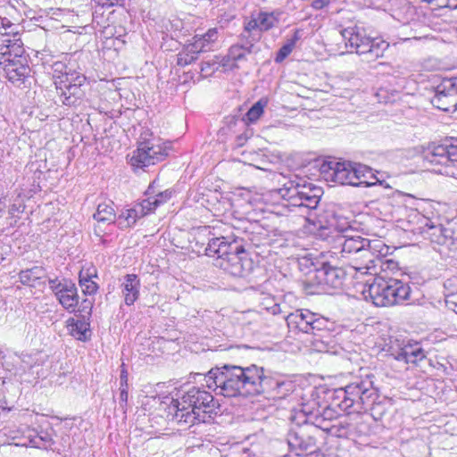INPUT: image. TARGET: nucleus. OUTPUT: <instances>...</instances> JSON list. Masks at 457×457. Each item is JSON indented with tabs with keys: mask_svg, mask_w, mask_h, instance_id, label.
I'll return each mask as SVG.
<instances>
[{
	"mask_svg": "<svg viewBox=\"0 0 457 457\" xmlns=\"http://www.w3.org/2000/svg\"><path fill=\"white\" fill-rule=\"evenodd\" d=\"M245 145H237V152L241 154L242 158L240 161L244 163H247L249 165H253L258 167V163L263 155L261 152H256L253 150H242V147Z\"/></svg>",
	"mask_w": 457,
	"mask_h": 457,
	"instance_id": "nucleus-41",
	"label": "nucleus"
},
{
	"mask_svg": "<svg viewBox=\"0 0 457 457\" xmlns=\"http://www.w3.org/2000/svg\"><path fill=\"white\" fill-rule=\"evenodd\" d=\"M278 309H279V308H278V305L275 304V305L272 307V312H273L274 314H276V313H277V311H278Z\"/></svg>",
	"mask_w": 457,
	"mask_h": 457,
	"instance_id": "nucleus-57",
	"label": "nucleus"
},
{
	"mask_svg": "<svg viewBox=\"0 0 457 457\" xmlns=\"http://www.w3.org/2000/svg\"><path fill=\"white\" fill-rule=\"evenodd\" d=\"M345 46L355 51L359 55H363L366 62L374 61L382 57L389 44L380 38L366 37L359 31L357 27H349L340 31Z\"/></svg>",
	"mask_w": 457,
	"mask_h": 457,
	"instance_id": "nucleus-8",
	"label": "nucleus"
},
{
	"mask_svg": "<svg viewBox=\"0 0 457 457\" xmlns=\"http://www.w3.org/2000/svg\"><path fill=\"white\" fill-rule=\"evenodd\" d=\"M390 160L391 161H396V158L394 156V154H390Z\"/></svg>",
	"mask_w": 457,
	"mask_h": 457,
	"instance_id": "nucleus-59",
	"label": "nucleus"
},
{
	"mask_svg": "<svg viewBox=\"0 0 457 457\" xmlns=\"http://www.w3.org/2000/svg\"><path fill=\"white\" fill-rule=\"evenodd\" d=\"M220 37V32L217 28L209 29L204 34H195L191 40L192 48L195 47L199 54L213 51Z\"/></svg>",
	"mask_w": 457,
	"mask_h": 457,
	"instance_id": "nucleus-29",
	"label": "nucleus"
},
{
	"mask_svg": "<svg viewBox=\"0 0 457 457\" xmlns=\"http://www.w3.org/2000/svg\"><path fill=\"white\" fill-rule=\"evenodd\" d=\"M43 273L44 270L41 267L35 266L31 269L21 270L19 273V278L23 285L33 286L42 277Z\"/></svg>",
	"mask_w": 457,
	"mask_h": 457,
	"instance_id": "nucleus-39",
	"label": "nucleus"
},
{
	"mask_svg": "<svg viewBox=\"0 0 457 457\" xmlns=\"http://www.w3.org/2000/svg\"><path fill=\"white\" fill-rule=\"evenodd\" d=\"M96 4L100 5L102 7H112L114 5L120 4L122 0H93Z\"/></svg>",
	"mask_w": 457,
	"mask_h": 457,
	"instance_id": "nucleus-49",
	"label": "nucleus"
},
{
	"mask_svg": "<svg viewBox=\"0 0 457 457\" xmlns=\"http://www.w3.org/2000/svg\"><path fill=\"white\" fill-rule=\"evenodd\" d=\"M59 101L66 106L79 105L85 96L86 77L82 74H71L64 80H54Z\"/></svg>",
	"mask_w": 457,
	"mask_h": 457,
	"instance_id": "nucleus-12",
	"label": "nucleus"
},
{
	"mask_svg": "<svg viewBox=\"0 0 457 457\" xmlns=\"http://www.w3.org/2000/svg\"><path fill=\"white\" fill-rule=\"evenodd\" d=\"M53 77L55 80H64L71 74H76V71H68V67L63 62H54L52 64Z\"/></svg>",
	"mask_w": 457,
	"mask_h": 457,
	"instance_id": "nucleus-42",
	"label": "nucleus"
},
{
	"mask_svg": "<svg viewBox=\"0 0 457 457\" xmlns=\"http://www.w3.org/2000/svg\"><path fill=\"white\" fill-rule=\"evenodd\" d=\"M252 136H253V132L250 129H246L245 131L243 134L238 135L237 137V138L238 140L247 141L248 139H250L252 137Z\"/></svg>",
	"mask_w": 457,
	"mask_h": 457,
	"instance_id": "nucleus-53",
	"label": "nucleus"
},
{
	"mask_svg": "<svg viewBox=\"0 0 457 457\" xmlns=\"http://www.w3.org/2000/svg\"><path fill=\"white\" fill-rule=\"evenodd\" d=\"M216 406L217 403L209 392L192 386L180 400H172L169 414H172V420L179 424L192 425L196 420L206 422L205 415L211 417Z\"/></svg>",
	"mask_w": 457,
	"mask_h": 457,
	"instance_id": "nucleus-3",
	"label": "nucleus"
},
{
	"mask_svg": "<svg viewBox=\"0 0 457 457\" xmlns=\"http://www.w3.org/2000/svg\"><path fill=\"white\" fill-rule=\"evenodd\" d=\"M375 276L367 291L376 306H393L409 298L411 287L407 283L394 278Z\"/></svg>",
	"mask_w": 457,
	"mask_h": 457,
	"instance_id": "nucleus-6",
	"label": "nucleus"
},
{
	"mask_svg": "<svg viewBox=\"0 0 457 457\" xmlns=\"http://www.w3.org/2000/svg\"><path fill=\"white\" fill-rule=\"evenodd\" d=\"M92 307V302L85 299L82 302V309L79 311L84 314H76L75 317L69 318L66 320V328L69 333L77 340L85 342L91 337L89 318Z\"/></svg>",
	"mask_w": 457,
	"mask_h": 457,
	"instance_id": "nucleus-19",
	"label": "nucleus"
},
{
	"mask_svg": "<svg viewBox=\"0 0 457 457\" xmlns=\"http://www.w3.org/2000/svg\"><path fill=\"white\" fill-rule=\"evenodd\" d=\"M315 277L320 284L333 288L340 287L345 278V271L343 268L333 264L331 262H324L321 266L316 269Z\"/></svg>",
	"mask_w": 457,
	"mask_h": 457,
	"instance_id": "nucleus-24",
	"label": "nucleus"
},
{
	"mask_svg": "<svg viewBox=\"0 0 457 457\" xmlns=\"http://www.w3.org/2000/svg\"><path fill=\"white\" fill-rule=\"evenodd\" d=\"M261 388L258 390V395L266 394L269 397L282 399L291 392L293 385L291 382L276 379L272 377L266 376L262 372V381L260 383Z\"/></svg>",
	"mask_w": 457,
	"mask_h": 457,
	"instance_id": "nucleus-26",
	"label": "nucleus"
},
{
	"mask_svg": "<svg viewBox=\"0 0 457 457\" xmlns=\"http://www.w3.org/2000/svg\"><path fill=\"white\" fill-rule=\"evenodd\" d=\"M120 386H128V372L125 369H122L120 375Z\"/></svg>",
	"mask_w": 457,
	"mask_h": 457,
	"instance_id": "nucleus-51",
	"label": "nucleus"
},
{
	"mask_svg": "<svg viewBox=\"0 0 457 457\" xmlns=\"http://www.w3.org/2000/svg\"><path fill=\"white\" fill-rule=\"evenodd\" d=\"M330 3V0H314L312 3V7L315 10H320L326 6H328Z\"/></svg>",
	"mask_w": 457,
	"mask_h": 457,
	"instance_id": "nucleus-50",
	"label": "nucleus"
},
{
	"mask_svg": "<svg viewBox=\"0 0 457 457\" xmlns=\"http://www.w3.org/2000/svg\"><path fill=\"white\" fill-rule=\"evenodd\" d=\"M242 396L257 395L261 388L263 368L257 365L241 367L232 365Z\"/></svg>",
	"mask_w": 457,
	"mask_h": 457,
	"instance_id": "nucleus-14",
	"label": "nucleus"
},
{
	"mask_svg": "<svg viewBox=\"0 0 457 457\" xmlns=\"http://www.w3.org/2000/svg\"><path fill=\"white\" fill-rule=\"evenodd\" d=\"M350 428V423L347 419L337 420L334 423L330 424L328 428H325L326 432L331 436L337 437H344L347 436Z\"/></svg>",
	"mask_w": 457,
	"mask_h": 457,
	"instance_id": "nucleus-40",
	"label": "nucleus"
},
{
	"mask_svg": "<svg viewBox=\"0 0 457 457\" xmlns=\"http://www.w3.org/2000/svg\"><path fill=\"white\" fill-rule=\"evenodd\" d=\"M282 14L283 12L280 10L254 12L251 14L249 20L245 21L244 33L256 41L262 32L268 31L278 24Z\"/></svg>",
	"mask_w": 457,
	"mask_h": 457,
	"instance_id": "nucleus-13",
	"label": "nucleus"
},
{
	"mask_svg": "<svg viewBox=\"0 0 457 457\" xmlns=\"http://www.w3.org/2000/svg\"><path fill=\"white\" fill-rule=\"evenodd\" d=\"M242 40L245 38V42L236 44L229 47L228 54L221 57L220 64L226 70H233L238 68V63L246 60V55L256 52L253 40L245 33L242 35Z\"/></svg>",
	"mask_w": 457,
	"mask_h": 457,
	"instance_id": "nucleus-22",
	"label": "nucleus"
},
{
	"mask_svg": "<svg viewBox=\"0 0 457 457\" xmlns=\"http://www.w3.org/2000/svg\"><path fill=\"white\" fill-rule=\"evenodd\" d=\"M37 365V359L31 354L14 355L12 361H6V370L13 374L20 382H30L33 377V369Z\"/></svg>",
	"mask_w": 457,
	"mask_h": 457,
	"instance_id": "nucleus-23",
	"label": "nucleus"
},
{
	"mask_svg": "<svg viewBox=\"0 0 457 457\" xmlns=\"http://www.w3.org/2000/svg\"><path fill=\"white\" fill-rule=\"evenodd\" d=\"M93 275L88 270H81L79 275V284L85 295H94L98 289L97 284L92 279Z\"/></svg>",
	"mask_w": 457,
	"mask_h": 457,
	"instance_id": "nucleus-38",
	"label": "nucleus"
},
{
	"mask_svg": "<svg viewBox=\"0 0 457 457\" xmlns=\"http://www.w3.org/2000/svg\"><path fill=\"white\" fill-rule=\"evenodd\" d=\"M321 170L325 174L327 180H330L341 185H356L353 178V162L349 161H329L323 163Z\"/></svg>",
	"mask_w": 457,
	"mask_h": 457,
	"instance_id": "nucleus-21",
	"label": "nucleus"
},
{
	"mask_svg": "<svg viewBox=\"0 0 457 457\" xmlns=\"http://www.w3.org/2000/svg\"><path fill=\"white\" fill-rule=\"evenodd\" d=\"M122 295L127 305H132L138 298L140 281L137 275L129 274L121 284Z\"/></svg>",
	"mask_w": 457,
	"mask_h": 457,
	"instance_id": "nucleus-31",
	"label": "nucleus"
},
{
	"mask_svg": "<svg viewBox=\"0 0 457 457\" xmlns=\"http://www.w3.org/2000/svg\"><path fill=\"white\" fill-rule=\"evenodd\" d=\"M0 433L13 441L17 440L13 443L16 445L47 450L54 444V430L49 426L46 428L10 426L4 427Z\"/></svg>",
	"mask_w": 457,
	"mask_h": 457,
	"instance_id": "nucleus-7",
	"label": "nucleus"
},
{
	"mask_svg": "<svg viewBox=\"0 0 457 457\" xmlns=\"http://www.w3.org/2000/svg\"><path fill=\"white\" fill-rule=\"evenodd\" d=\"M165 143L170 144L172 142L170 140H167Z\"/></svg>",
	"mask_w": 457,
	"mask_h": 457,
	"instance_id": "nucleus-62",
	"label": "nucleus"
},
{
	"mask_svg": "<svg viewBox=\"0 0 457 457\" xmlns=\"http://www.w3.org/2000/svg\"><path fill=\"white\" fill-rule=\"evenodd\" d=\"M147 214H149V212L141 201L140 203L136 204L133 207L123 210L118 215L116 224L121 229L131 228L136 224L137 220Z\"/></svg>",
	"mask_w": 457,
	"mask_h": 457,
	"instance_id": "nucleus-28",
	"label": "nucleus"
},
{
	"mask_svg": "<svg viewBox=\"0 0 457 457\" xmlns=\"http://www.w3.org/2000/svg\"><path fill=\"white\" fill-rule=\"evenodd\" d=\"M172 195V192L170 190H165L163 192L158 193L154 196H149L144 200H142L143 204L146 207V210L149 213L153 212L158 206L166 203L170 199Z\"/></svg>",
	"mask_w": 457,
	"mask_h": 457,
	"instance_id": "nucleus-37",
	"label": "nucleus"
},
{
	"mask_svg": "<svg viewBox=\"0 0 457 457\" xmlns=\"http://www.w3.org/2000/svg\"><path fill=\"white\" fill-rule=\"evenodd\" d=\"M311 326L313 327V328L310 330L309 334L317 337L318 338H316V341L324 345V348L320 349V351H328L330 347L332 348L331 345L334 341L331 339L329 333L334 330L335 323L328 319L313 312Z\"/></svg>",
	"mask_w": 457,
	"mask_h": 457,
	"instance_id": "nucleus-25",
	"label": "nucleus"
},
{
	"mask_svg": "<svg viewBox=\"0 0 457 457\" xmlns=\"http://www.w3.org/2000/svg\"><path fill=\"white\" fill-rule=\"evenodd\" d=\"M313 312L307 309L296 310L286 317L287 324L291 330L309 334L313 328L311 326Z\"/></svg>",
	"mask_w": 457,
	"mask_h": 457,
	"instance_id": "nucleus-27",
	"label": "nucleus"
},
{
	"mask_svg": "<svg viewBox=\"0 0 457 457\" xmlns=\"http://www.w3.org/2000/svg\"><path fill=\"white\" fill-rule=\"evenodd\" d=\"M374 376L356 377L343 387L334 390L331 402L322 410L309 415L308 422L315 428L325 430L331 422L341 416V412L361 413L372 406L378 397L374 386Z\"/></svg>",
	"mask_w": 457,
	"mask_h": 457,
	"instance_id": "nucleus-1",
	"label": "nucleus"
},
{
	"mask_svg": "<svg viewBox=\"0 0 457 457\" xmlns=\"http://www.w3.org/2000/svg\"><path fill=\"white\" fill-rule=\"evenodd\" d=\"M301 38V31L299 29H295L291 37L287 38L286 43L284 44L286 46H288L291 50H294L297 41Z\"/></svg>",
	"mask_w": 457,
	"mask_h": 457,
	"instance_id": "nucleus-47",
	"label": "nucleus"
},
{
	"mask_svg": "<svg viewBox=\"0 0 457 457\" xmlns=\"http://www.w3.org/2000/svg\"><path fill=\"white\" fill-rule=\"evenodd\" d=\"M71 282V280L66 278L59 279L56 278L48 279L49 287L54 294L55 297H57V295L68 287V283Z\"/></svg>",
	"mask_w": 457,
	"mask_h": 457,
	"instance_id": "nucleus-43",
	"label": "nucleus"
},
{
	"mask_svg": "<svg viewBox=\"0 0 457 457\" xmlns=\"http://www.w3.org/2000/svg\"><path fill=\"white\" fill-rule=\"evenodd\" d=\"M292 51L293 50H291L288 46L283 45L277 52L275 62L277 63L282 62L292 53Z\"/></svg>",
	"mask_w": 457,
	"mask_h": 457,
	"instance_id": "nucleus-45",
	"label": "nucleus"
},
{
	"mask_svg": "<svg viewBox=\"0 0 457 457\" xmlns=\"http://www.w3.org/2000/svg\"><path fill=\"white\" fill-rule=\"evenodd\" d=\"M421 228L424 238L438 245L451 248L455 245V240H457L451 228L445 227L441 223H436L429 219H425L424 226Z\"/></svg>",
	"mask_w": 457,
	"mask_h": 457,
	"instance_id": "nucleus-20",
	"label": "nucleus"
},
{
	"mask_svg": "<svg viewBox=\"0 0 457 457\" xmlns=\"http://www.w3.org/2000/svg\"><path fill=\"white\" fill-rule=\"evenodd\" d=\"M388 355L392 356L395 361H402L404 364L417 365L420 361L426 358V352L420 342L408 341L400 344L397 340L391 344L386 350Z\"/></svg>",
	"mask_w": 457,
	"mask_h": 457,
	"instance_id": "nucleus-16",
	"label": "nucleus"
},
{
	"mask_svg": "<svg viewBox=\"0 0 457 457\" xmlns=\"http://www.w3.org/2000/svg\"><path fill=\"white\" fill-rule=\"evenodd\" d=\"M289 205L314 210L317 208L322 189L312 183H307L303 179L295 177L287 179L282 186L274 191Z\"/></svg>",
	"mask_w": 457,
	"mask_h": 457,
	"instance_id": "nucleus-5",
	"label": "nucleus"
},
{
	"mask_svg": "<svg viewBox=\"0 0 457 457\" xmlns=\"http://www.w3.org/2000/svg\"><path fill=\"white\" fill-rule=\"evenodd\" d=\"M192 43L186 44L183 49L177 55V64L179 66H187L198 59L199 52L194 48L190 49Z\"/></svg>",
	"mask_w": 457,
	"mask_h": 457,
	"instance_id": "nucleus-36",
	"label": "nucleus"
},
{
	"mask_svg": "<svg viewBox=\"0 0 457 457\" xmlns=\"http://www.w3.org/2000/svg\"><path fill=\"white\" fill-rule=\"evenodd\" d=\"M353 176H354L353 180L356 183L353 187H369L376 185L378 181L370 167L358 162H353Z\"/></svg>",
	"mask_w": 457,
	"mask_h": 457,
	"instance_id": "nucleus-30",
	"label": "nucleus"
},
{
	"mask_svg": "<svg viewBox=\"0 0 457 457\" xmlns=\"http://www.w3.org/2000/svg\"><path fill=\"white\" fill-rule=\"evenodd\" d=\"M446 139H448V137H446ZM449 139L457 141V137H449Z\"/></svg>",
	"mask_w": 457,
	"mask_h": 457,
	"instance_id": "nucleus-58",
	"label": "nucleus"
},
{
	"mask_svg": "<svg viewBox=\"0 0 457 457\" xmlns=\"http://www.w3.org/2000/svg\"><path fill=\"white\" fill-rule=\"evenodd\" d=\"M128 387L125 386H120V395H119V403L120 406L122 409V411H126V405L128 402Z\"/></svg>",
	"mask_w": 457,
	"mask_h": 457,
	"instance_id": "nucleus-46",
	"label": "nucleus"
},
{
	"mask_svg": "<svg viewBox=\"0 0 457 457\" xmlns=\"http://www.w3.org/2000/svg\"><path fill=\"white\" fill-rule=\"evenodd\" d=\"M268 104V100L261 98L258 100L244 115L241 123L244 126L255 123L264 113V108Z\"/></svg>",
	"mask_w": 457,
	"mask_h": 457,
	"instance_id": "nucleus-35",
	"label": "nucleus"
},
{
	"mask_svg": "<svg viewBox=\"0 0 457 457\" xmlns=\"http://www.w3.org/2000/svg\"><path fill=\"white\" fill-rule=\"evenodd\" d=\"M241 239L220 237L209 239L205 254L216 256V266L234 277L248 276L253 269V262L248 257Z\"/></svg>",
	"mask_w": 457,
	"mask_h": 457,
	"instance_id": "nucleus-2",
	"label": "nucleus"
},
{
	"mask_svg": "<svg viewBox=\"0 0 457 457\" xmlns=\"http://www.w3.org/2000/svg\"><path fill=\"white\" fill-rule=\"evenodd\" d=\"M113 203H101L97 205L93 218L97 222V228L101 224H112L117 222V216L113 208Z\"/></svg>",
	"mask_w": 457,
	"mask_h": 457,
	"instance_id": "nucleus-34",
	"label": "nucleus"
},
{
	"mask_svg": "<svg viewBox=\"0 0 457 457\" xmlns=\"http://www.w3.org/2000/svg\"><path fill=\"white\" fill-rule=\"evenodd\" d=\"M312 429H316L313 426L306 424L291 429L287 435V445L291 452L297 456L306 455L315 452L316 439L311 434Z\"/></svg>",
	"mask_w": 457,
	"mask_h": 457,
	"instance_id": "nucleus-15",
	"label": "nucleus"
},
{
	"mask_svg": "<svg viewBox=\"0 0 457 457\" xmlns=\"http://www.w3.org/2000/svg\"><path fill=\"white\" fill-rule=\"evenodd\" d=\"M340 234L336 236V242L340 248V253L343 258H351L355 255L351 263V267L353 269V265H360L364 263V253L365 251V238L359 235H352V229L350 226L343 227L337 225L334 228Z\"/></svg>",
	"mask_w": 457,
	"mask_h": 457,
	"instance_id": "nucleus-10",
	"label": "nucleus"
},
{
	"mask_svg": "<svg viewBox=\"0 0 457 457\" xmlns=\"http://www.w3.org/2000/svg\"><path fill=\"white\" fill-rule=\"evenodd\" d=\"M59 303L68 312H74L79 304V295L76 285L71 281L68 287L57 295Z\"/></svg>",
	"mask_w": 457,
	"mask_h": 457,
	"instance_id": "nucleus-33",
	"label": "nucleus"
},
{
	"mask_svg": "<svg viewBox=\"0 0 457 457\" xmlns=\"http://www.w3.org/2000/svg\"><path fill=\"white\" fill-rule=\"evenodd\" d=\"M0 409L3 410V411H5L6 408L0 403Z\"/></svg>",
	"mask_w": 457,
	"mask_h": 457,
	"instance_id": "nucleus-61",
	"label": "nucleus"
},
{
	"mask_svg": "<svg viewBox=\"0 0 457 457\" xmlns=\"http://www.w3.org/2000/svg\"><path fill=\"white\" fill-rule=\"evenodd\" d=\"M446 307L457 314V291L445 293Z\"/></svg>",
	"mask_w": 457,
	"mask_h": 457,
	"instance_id": "nucleus-44",
	"label": "nucleus"
},
{
	"mask_svg": "<svg viewBox=\"0 0 457 457\" xmlns=\"http://www.w3.org/2000/svg\"><path fill=\"white\" fill-rule=\"evenodd\" d=\"M457 145H432V147H428L429 152L426 155V159L431 163L444 164L452 161L450 157V150L455 148Z\"/></svg>",
	"mask_w": 457,
	"mask_h": 457,
	"instance_id": "nucleus-32",
	"label": "nucleus"
},
{
	"mask_svg": "<svg viewBox=\"0 0 457 457\" xmlns=\"http://www.w3.org/2000/svg\"><path fill=\"white\" fill-rule=\"evenodd\" d=\"M445 293H454L457 291V277L446 279L444 283Z\"/></svg>",
	"mask_w": 457,
	"mask_h": 457,
	"instance_id": "nucleus-48",
	"label": "nucleus"
},
{
	"mask_svg": "<svg viewBox=\"0 0 457 457\" xmlns=\"http://www.w3.org/2000/svg\"><path fill=\"white\" fill-rule=\"evenodd\" d=\"M205 386L226 397L241 395L232 365L225 364L212 368L204 376Z\"/></svg>",
	"mask_w": 457,
	"mask_h": 457,
	"instance_id": "nucleus-9",
	"label": "nucleus"
},
{
	"mask_svg": "<svg viewBox=\"0 0 457 457\" xmlns=\"http://www.w3.org/2000/svg\"><path fill=\"white\" fill-rule=\"evenodd\" d=\"M332 227H333V225L326 226V225H323L320 222H319V229L320 231V237H327L328 236L327 231H328L330 233Z\"/></svg>",
	"mask_w": 457,
	"mask_h": 457,
	"instance_id": "nucleus-52",
	"label": "nucleus"
},
{
	"mask_svg": "<svg viewBox=\"0 0 457 457\" xmlns=\"http://www.w3.org/2000/svg\"><path fill=\"white\" fill-rule=\"evenodd\" d=\"M20 212V206L17 204H12L9 209V213L13 216L16 212Z\"/></svg>",
	"mask_w": 457,
	"mask_h": 457,
	"instance_id": "nucleus-54",
	"label": "nucleus"
},
{
	"mask_svg": "<svg viewBox=\"0 0 457 457\" xmlns=\"http://www.w3.org/2000/svg\"><path fill=\"white\" fill-rule=\"evenodd\" d=\"M18 34L0 32V68L5 79L21 86L29 77L30 67Z\"/></svg>",
	"mask_w": 457,
	"mask_h": 457,
	"instance_id": "nucleus-4",
	"label": "nucleus"
},
{
	"mask_svg": "<svg viewBox=\"0 0 457 457\" xmlns=\"http://www.w3.org/2000/svg\"><path fill=\"white\" fill-rule=\"evenodd\" d=\"M457 76L444 78L436 87V94L431 99L432 104L439 110L449 112L457 107Z\"/></svg>",
	"mask_w": 457,
	"mask_h": 457,
	"instance_id": "nucleus-18",
	"label": "nucleus"
},
{
	"mask_svg": "<svg viewBox=\"0 0 457 457\" xmlns=\"http://www.w3.org/2000/svg\"><path fill=\"white\" fill-rule=\"evenodd\" d=\"M167 154L162 145H139L131 154H128V157L129 164L133 168L143 169L163 160Z\"/></svg>",
	"mask_w": 457,
	"mask_h": 457,
	"instance_id": "nucleus-17",
	"label": "nucleus"
},
{
	"mask_svg": "<svg viewBox=\"0 0 457 457\" xmlns=\"http://www.w3.org/2000/svg\"><path fill=\"white\" fill-rule=\"evenodd\" d=\"M364 263L353 265V270L361 274L378 275L383 270L382 257H386L390 248L380 238H365Z\"/></svg>",
	"mask_w": 457,
	"mask_h": 457,
	"instance_id": "nucleus-11",
	"label": "nucleus"
},
{
	"mask_svg": "<svg viewBox=\"0 0 457 457\" xmlns=\"http://www.w3.org/2000/svg\"><path fill=\"white\" fill-rule=\"evenodd\" d=\"M5 208V204L4 202H3L1 199H0V212H2L4 211V209Z\"/></svg>",
	"mask_w": 457,
	"mask_h": 457,
	"instance_id": "nucleus-55",
	"label": "nucleus"
},
{
	"mask_svg": "<svg viewBox=\"0 0 457 457\" xmlns=\"http://www.w3.org/2000/svg\"><path fill=\"white\" fill-rule=\"evenodd\" d=\"M386 264H387V268H388L390 266V264H394V262L392 261H387Z\"/></svg>",
	"mask_w": 457,
	"mask_h": 457,
	"instance_id": "nucleus-60",
	"label": "nucleus"
},
{
	"mask_svg": "<svg viewBox=\"0 0 457 457\" xmlns=\"http://www.w3.org/2000/svg\"><path fill=\"white\" fill-rule=\"evenodd\" d=\"M210 65H211V63L209 62H204L203 66H202V71H205V66L206 67H210Z\"/></svg>",
	"mask_w": 457,
	"mask_h": 457,
	"instance_id": "nucleus-56",
	"label": "nucleus"
}]
</instances>
